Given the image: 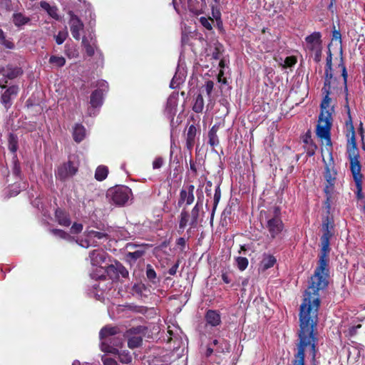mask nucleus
Returning a JSON list of instances; mask_svg holds the SVG:
<instances>
[{"label":"nucleus","instance_id":"f257e3e1","mask_svg":"<svg viewBox=\"0 0 365 365\" xmlns=\"http://www.w3.org/2000/svg\"><path fill=\"white\" fill-rule=\"evenodd\" d=\"M322 240V250L318 266L314 274L311 277L309 285L304 294V299L299 309V343L297 351L301 349L305 351L309 346L313 355H315V346L317 339L316 329L318 323V311L320 306L319 292L325 289L328 286V261L329 240Z\"/></svg>","mask_w":365,"mask_h":365},{"label":"nucleus","instance_id":"f03ea898","mask_svg":"<svg viewBox=\"0 0 365 365\" xmlns=\"http://www.w3.org/2000/svg\"><path fill=\"white\" fill-rule=\"evenodd\" d=\"M325 94L321 103V113L319 116L318 124L317 126V135L320 138L322 143L329 147H331V111L333 108L330 107L331 98L329 94L331 90L322 91Z\"/></svg>","mask_w":365,"mask_h":365},{"label":"nucleus","instance_id":"7ed1b4c3","mask_svg":"<svg viewBox=\"0 0 365 365\" xmlns=\"http://www.w3.org/2000/svg\"><path fill=\"white\" fill-rule=\"evenodd\" d=\"M101 348L104 352L117 354V347L120 346L123 339L118 334V329L114 327H105L100 331Z\"/></svg>","mask_w":365,"mask_h":365},{"label":"nucleus","instance_id":"20e7f679","mask_svg":"<svg viewBox=\"0 0 365 365\" xmlns=\"http://www.w3.org/2000/svg\"><path fill=\"white\" fill-rule=\"evenodd\" d=\"M107 197L116 205L123 206L132 200L130 188L125 185H118L108 190Z\"/></svg>","mask_w":365,"mask_h":365},{"label":"nucleus","instance_id":"39448f33","mask_svg":"<svg viewBox=\"0 0 365 365\" xmlns=\"http://www.w3.org/2000/svg\"><path fill=\"white\" fill-rule=\"evenodd\" d=\"M322 35L319 32H313L305 38V49L314 57L316 62H319L322 57Z\"/></svg>","mask_w":365,"mask_h":365},{"label":"nucleus","instance_id":"423d86ee","mask_svg":"<svg viewBox=\"0 0 365 365\" xmlns=\"http://www.w3.org/2000/svg\"><path fill=\"white\" fill-rule=\"evenodd\" d=\"M279 215V209L278 207H274V217L268 219L267 222L266 228L267 229L272 239L277 237L284 229V225Z\"/></svg>","mask_w":365,"mask_h":365},{"label":"nucleus","instance_id":"0eeeda50","mask_svg":"<svg viewBox=\"0 0 365 365\" xmlns=\"http://www.w3.org/2000/svg\"><path fill=\"white\" fill-rule=\"evenodd\" d=\"M78 171V168L71 161L60 165L55 172L56 178L61 180L73 177Z\"/></svg>","mask_w":365,"mask_h":365},{"label":"nucleus","instance_id":"6e6552de","mask_svg":"<svg viewBox=\"0 0 365 365\" xmlns=\"http://www.w3.org/2000/svg\"><path fill=\"white\" fill-rule=\"evenodd\" d=\"M336 175L337 173L334 168L333 162L330 163L329 164L326 163L324 172V178L327 182L326 186L324 187V192L326 195H330V193H332L336 180Z\"/></svg>","mask_w":365,"mask_h":365},{"label":"nucleus","instance_id":"1a4fd4ad","mask_svg":"<svg viewBox=\"0 0 365 365\" xmlns=\"http://www.w3.org/2000/svg\"><path fill=\"white\" fill-rule=\"evenodd\" d=\"M145 328L141 326L133 327L127 331L126 334L129 337L128 346L130 349L139 347L143 342V338L140 335L144 332Z\"/></svg>","mask_w":365,"mask_h":365},{"label":"nucleus","instance_id":"9d476101","mask_svg":"<svg viewBox=\"0 0 365 365\" xmlns=\"http://www.w3.org/2000/svg\"><path fill=\"white\" fill-rule=\"evenodd\" d=\"M348 158L350 161L351 173H361V166L359 161V153L356 145H348Z\"/></svg>","mask_w":365,"mask_h":365},{"label":"nucleus","instance_id":"9b49d317","mask_svg":"<svg viewBox=\"0 0 365 365\" xmlns=\"http://www.w3.org/2000/svg\"><path fill=\"white\" fill-rule=\"evenodd\" d=\"M82 46L84 48L88 56H93L96 53L101 55L97 46V41L93 33L88 34L82 38Z\"/></svg>","mask_w":365,"mask_h":365},{"label":"nucleus","instance_id":"f8f14e48","mask_svg":"<svg viewBox=\"0 0 365 365\" xmlns=\"http://www.w3.org/2000/svg\"><path fill=\"white\" fill-rule=\"evenodd\" d=\"M68 14L71 16L69 24L71 35L73 38L79 41L81 38V31L83 30L84 24L72 11H70Z\"/></svg>","mask_w":365,"mask_h":365},{"label":"nucleus","instance_id":"ddd939ff","mask_svg":"<svg viewBox=\"0 0 365 365\" xmlns=\"http://www.w3.org/2000/svg\"><path fill=\"white\" fill-rule=\"evenodd\" d=\"M194 185H190L186 189H182L180 190V199L178 203V206H181L184 202H185L187 205H190L194 202Z\"/></svg>","mask_w":365,"mask_h":365},{"label":"nucleus","instance_id":"4468645a","mask_svg":"<svg viewBox=\"0 0 365 365\" xmlns=\"http://www.w3.org/2000/svg\"><path fill=\"white\" fill-rule=\"evenodd\" d=\"M19 88L15 86H10L1 95V103L4 105L6 109H9L11 106V98L17 95Z\"/></svg>","mask_w":365,"mask_h":365},{"label":"nucleus","instance_id":"2eb2a0df","mask_svg":"<svg viewBox=\"0 0 365 365\" xmlns=\"http://www.w3.org/2000/svg\"><path fill=\"white\" fill-rule=\"evenodd\" d=\"M107 253L103 250H94L89 253V258L93 266H99L106 262Z\"/></svg>","mask_w":365,"mask_h":365},{"label":"nucleus","instance_id":"dca6fc26","mask_svg":"<svg viewBox=\"0 0 365 365\" xmlns=\"http://www.w3.org/2000/svg\"><path fill=\"white\" fill-rule=\"evenodd\" d=\"M276 262L277 259L273 255L264 253L259 264V269L264 272L272 267Z\"/></svg>","mask_w":365,"mask_h":365},{"label":"nucleus","instance_id":"f3484780","mask_svg":"<svg viewBox=\"0 0 365 365\" xmlns=\"http://www.w3.org/2000/svg\"><path fill=\"white\" fill-rule=\"evenodd\" d=\"M202 202L197 200L195 205L193 207V208L191 210L190 214V221L189 222L190 225L192 227H196L198 222V218L200 216V212L202 208Z\"/></svg>","mask_w":365,"mask_h":365},{"label":"nucleus","instance_id":"a211bd4d","mask_svg":"<svg viewBox=\"0 0 365 365\" xmlns=\"http://www.w3.org/2000/svg\"><path fill=\"white\" fill-rule=\"evenodd\" d=\"M205 319L207 324L213 327L218 325L221 322L219 313L215 310L207 311L205 315Z\"/></svg>","mask_w":365,"mask_h":365},{"label":"nucleus","instance_id":"6ab92c4d","mask_svg":"<svg viewBox=\"0 0 365 365\" xmlns=\"http://www.w3.org/2000/svg\"><path fill=\"white\" fill-rule=\"evenodd\" d=\"M30 18L26 16L22 13H14L12 15V21L17 27H21L26 25L30 21Z\"/></svg>","mask_w":365,"mask_h":365},{"label":"nucleus","instance_id":"aec40b11","mask_svg":"<svg viewBox=\"0 0 365 365\" xmlns=\"http://www.w3.org/2000/svg\"><path fill=\"white\" fill-rule=\"evenodd\" d=\"M55 216L57 222L61 226L68 227L71 225V220L68 214L61 210H56Z\"/></svg>","mask_w":365,"mask_h":365},{"label":"nucleus","instance_id":"412c9836","mask_svg":"<svg viewBox=\"0 0 365 365\" xmlns=\"http://www.w3.org/2000/svg\"><path fill=\"white\" fill-rule=\"evenodd\" d=\"M356 187V197L358 199H362L364 195L362 194V178L361 173H351Z\"/></svg>","mask_w":365,"mask_h":365},{"label":"nucleus","instance_id":"4be33fe9","mask_svg":"<svg viewBox=\"0 0 365 365\" xmlns=\"http://www.w3.org/2000/svg\"><path fill=\"white\" fill-rule=\"evenodd\" d=\"M90 103L93 108H96L102 105L103 91L101 90H96L91 93Z\"/></svg>","mask_w":365,"mask_h":365},{"label":"nucleus","instance_id":"5701e85b","mask_svg":"<svg viewBox=\"0 0 365 365\" xmlns=\"http://www.w3.org/2000/svg\"><path fill=\"white\" fill-rule=\"evenodd\" d=\"M219 126L217 125H214L208 132V143L212 147H215L219 145V139L217 135L218 131Z\"/></svg>","mask_w":365,"mask_h":365},{"label":"nucleus","instance_id":"b1692460","mask_svg":"<svg viewBox=\"0 0 365 365\" xmlns=\"http://www.w3.org/2000/svg\"><path fill=\"white\" fill-rule=\"evenodd\" d=\"M73 137L76 142L80 143L86 137V129L81 124H76L73 128Z\"/></svg>","mask_w":365,"mask_h":365},{"label":"nucleus","instance_id":"393cba45","mask_svg":"<svg viewBox=\"0 0 365 365\" xmlns=\"http://www.w3.org/2000/svg\"><path fill=\"white\" fill-rule=\"evenodd\" d=\"M41 7L46 10L48 14L54 19H59V16L58 14V9L56 6H51L48 2L42 1L40 2Z\"/></svg>","mask_w":365,"mask_h":365},{"label":"nucleus","instance_id":"a878e982","mask_svg":"<svg viewBox=\"0 0 365 365\" xmlns=\"http://www.w3.org/2000/svg\"><path fill=\"white\" fill-rule=\"evenodd\" d=\"M196 128L195 125H191L187 130L186 136V145L188 149H191L194 145L195 138L196 135Z\"/></svg>","mask_w":365,"mask_h":365},{"label":"nucleus","instance_id":"bb28decb","mask_svg":"<svg viewBox=\"0 0 365 365\" xmlns=\"http://www.w3.org/2000/svg\"><path fill=\"white\" fill-rule=\"evenodd\" d=\"M178 106V97L176 96H170L167 101L166 111L171 115H175L176 108Z\"/></svg>","mask_w":365,"mask_h":365},{"label":"nucleus","instance_id":"cd10ccee","mask_svg":"<svg viewBox=\"0 0 365 365\" xmlns=\"http://www.w3.org/2000/svg\"><path fill=\"white\" fill-rule=\"evenodd\" d=\"M332 227H333L331 225V223L329 222V218L327 217L323 222V224H322V229H323L324 234L322 236L321 239L326 240V237H327V240H330L332 236V233L331 231Z\"/></svg>","mask_w":365,"mask_h":365},{"label":"nucleus","instance_id":"c85d7f7f","mask_svg":"<svg viewBox=\"0 0 365 365\" xmlns=\"http://www.w3.org/2000/svg\"><path fill=\"white\" fill-rule=\"evenodd\" d=\"M133 291L140 297H146L150 292L149 289L142 283L134 284Z\"/></svg>","mask_w":365,"mask_h":365},{"label":"nucleus","instance_id":"c756f323","mask_svg":"<svg viewBox=\"0 0 365 365\" xmlns=\"http://www.w3.org/2000/svg\"><path fill=\"white\" fill-rule=\"evenodd\" d=\"M108 173V169L107 167L101 165L98 166L95 173V178L98 181L105 180Z\"/></svg>","mask_w":365,"mask_h":365},{"label":"nucleus","instance_id":"7c9ffc66","mask_svg":"<svg viewBox=\"0 0 365 365\" xmlns=\"http://www.w3.org/2000/svg\"><path fill=\"white\" fill-rule=\"evenodd\" d=\"M204 108V99L201 94H198L195 100L192 110L197 113H202Z\"/></svg>","mask_w":365,"mask_h":365},{"label":"nucleus","instance_id":"2f4dec72","mask_svg":"<svg viewBox=\"0 0 365 365\" xmlns=\"http://www.w3.org/2000/svg\"><path fill=\"white\" fill-rule=\"evenodd\" d=\"M21 73V71L19 68H8L3 71V75L9 79L15 78Z\"/></svg>","mask_w":365,"mask_h":365},{"label":"nucleus","instance_id":"473e14b6","mask_svg":"<svg viewBox=\"0 0 365 365\" xmlns=\"http://www.w3.org/2000/svg\"><path fill=\"white\" fill-rule=\"evenodd\" d=\"M333 78L332 69L329 70L328 68H325V78H324V84L322 88V91H326L327 90H331V80Z\"/></svg>","mask_w":365,"mask_h":365},{"label":"nucleus","instance_id":"72a5a7b5","mask_svg":"<svg viewBox=\"0 0 365 365\" xmlns=\"http://www.w3.org/2000/svg\"><path fill=\"white\" fill-rule=\"evenodd\" d=\"M189 214L185 210H182L180 215L179 228L183 230L189 222Z\"/></svg>","mask_w":365,"mask_h":365},{"label":"nucleus","instance_id":"f704fd0d","mask_svg":"<svg viewBox=\"0 0 365 365\" xmlns=\"http://www.w3.org/2000/svg\"><path fill=\"white\" fill-rule=\"evenodd\" d=\"M50 232L57 237L65 239L69 241H71L73 240V237H71L68 233H66L62 230L51 229L50 230Z\"/></svg>","mask_w":365,"mask_h":365},{"label":"nucleus","instance_id":"c9c22d12","mask_svg":"<svg viewBox=\"0 0 365 365\" xmlns=\"http://www.w3.org/2000/svg\"><path fill=\"white\" fill-rule=\"evenodd\" d=\"M108 236V235L107 233L103 232H98L94 230L87 231V237L88 238H91L92 240L93 238H97L98 240L107 239Z\"/></svg>","mask_w":365,"mask_h":365},{"label":"nucleus","instance_id":"e433bc0d","mask_svg":"<svg viewBox=\"0 0 365 365\" xmlns=\"http://www.w3.org/2000/svg\"><path fill=\"white\" fill-rule=\"evenodd\" d=\"M49 63L57 67H63L66 64V59L63 56H51L49 58Z\"/></svg>","mask_w":365,"mask_h":365},{"label":"nucleus","instance_id":"4c0bfd02","mask_svg":"<svg viewBox=\"0 0 365 365\" xmlns=\"http://www.w3.org/2000/svg\"><path fill=\"white\" fill-rule=\"evenodd\" d=\"M17 148H18L17 137L15 135L11 133L9 135V149L12 153H16V151L17 150Z\"/></svg>","mask_w":365,"mask_h":365},{"label":"nucleus","instance_id":"58836bf2","mask_svg":"<svg viewBox=\"0 0 365 365\" xmlns=\"http://www.w3.org/2000/svg\"><path fill=\"white\" fill-rule=\"evenodd\" d=\"M0 43L9 49L14 48V44L6 38L5 33L1 29H0Z\"/></svg>","mask_w":365,"mask_h":365},{"label":"nucleus","instance_id":"ea45409f","mask_svg":"<svg viewBox=\"0 0 365 365\" xmlns=\"http://www.w3.org/2000/svg\"><path fill=\"white\" fill-rule=\"evenodd\" d=\"M108 269L110 270L115 269L117 272L124 278L128 276V271L120 264H116L115 267L113 265H110L108 267Z\"/></svg>","mask_w":365,"mask_h":365},{"label":"nucleus","instance_id":"a19ab883","mask_svg":"<svg viewBox=\"0 0 365 365\" xmlns=\"http://www.w3.org/2000/svg\"><path fill=\"white\" fill-rule=\"evenodd\" d=\"M236 262L237 268L241 271L245 270L248 266V259L246 257H238L236 258Z\"/></svg>","mask_w":365,"mask_h":365},{"label":"nucleus","instance_id":"79ce46f5","mask_svg":"<svg viewBox=\"0 0 365 365\" xmlns=\"http://www.w3.org/2000/svg\"><path fill=\"white\" fill-rule=\"evenodd\" d=\"M68 37V31L66 29L58 31V34L55 36V40L58 45L62 44Z\"/></svg>","mask_w":365,"mask_h":365},{"label":"nucleus","instance_id":"37998d69","mask_svg":"<svg viewBox=\"0 0 365 365\" xmlns=\"http://www.w3.org/2000/svg\"><path fill=\"white\" fill-rule=\"evenodd\" d=\"M294 365H304V351L302 349L300 351H297V353L295 354V359L293 361Z\"/></svg>","mask_w":365,"mask_h":365},{"label":"nucleus","instance_id":"c03bdc74","mask_svg":"<svg viewBox=\"0 0 365 365\" xmlns=\"http://www.w3.org/2000/svg\"><path fill=\"white\" fill-rule=\"evenodd\" d=\"M119 355L120 361L123 364H130L132 361V356L128 351H123L117 353Z\"/></svg>","mask_w":365,"mask_h":365},{"label":"nucleus","instance_id":"a18cd8bd","mask_svg":"<svg viewBox=\"0 0 365 365\" xmlns=\"http://www.w3.org/2000/svg\"><path fill=\"white\" fill-rule=\"evenodd\" d=\"M221 197V191L220 188V185H217L215 190L214 197H213V212H215L217 206L220 200Z\"/></svg>","mask_w":365,"mask_h":365},{"label":"nucleus","instance_id":"49530a36","mask_svg":"<svg viewBox=\"0 0 365 365\" xmlns=\"http://www.w3.org/2000/svg\"><path fill=\"white\" fill-rule=\"evenodd\" d=\"M92 240L91 238H88L87 237V232H86V238L85 239H82V240H77L76 242L82 247H85V248H88V247H90L91 245H93L95 246L96 245H94L93 243H91V241Z\"/></svg>","mask_w":365,"mask_h":365},{"label":"nucleus","instance_id":"de8ad7c7","mask_svg":"<svg viewBox=\"0 0 365 365\" xmlns=\"http://www.w3.org/2000/svg\"><path fill=\"white\" fill-rule=\"evenodd\" d=\"M305 149L307 150V155L311 157L314 155L317 149V146L314 142H312L311 143L305 145Z\"/></svg>","mask_w":365,"mask_h":365},{"label":"nucleus","instance_id":"09e8293b","mask_svg":"<svg viewBox=\"0 0 365 365\" xmlns=\"http://www.w3.org/2000/svg\"><path fill=\"white\" fill-rule=\"evenodd\" d=\"M346 107H347V109H348V115H349V121L350 123L351 128V131H352V135H351V139L349 140L348 145H356V140H355V135H354V127H353V125H352V123H351V115H350L349 107V106H347Z\"/></svg>","mask_w":365,"mask_h":365},{"label":"nucleus","instance_id":"8fccbe9b","mask_svg":"<svg viewBox=\"0 0 365 365\" xmlns=\"http://www.w3.org/2000/svg\"><path fill=\"white\" fill-rule=\"evenodd\" d=\"M146 276L149 280L153 282L156 278V272L150 264L146 268Z\"/></svg>","mask_w":365,"mask_h":365},{"label":"nucleus","instance_id":"3c124183","mask_svg":"<svg viewBox=\"0 0 365 365\" xmlns=\"http://www.w3.org/2000/svg\"><path fill=\"white\" fill-rule=\"evenodd\" d=\"M164 164V160L161 157H158L155 158V160L153 162V168L154 170L160 169L163 165Z\"/></svg>","mask_w":365,"mask_h":365},{"label":"nucleus","instance_id":"603ef678","mask_svg":"<svg viewBox=\"0 0 365 365\" xmlns=\"http://www.w3.org/2000/svg\"><path fill=\"white\" fill-rule=\"evenodd\" d=\"M213 88H214V83H213V81H206L205 85V89L207 95L209 97H210V96H211V93H212V90H213Z\"/></svg>","mask_w":365,"mask_h":365},{"label":"nucleus","instance_id":"864d4df0","mask_svg":"<svg viewBox=\"0 0 365 365\" xmlns=\"http://www.w3.org/2000/svg\"><path fill=\"white\" fill-rule=\"evenodd\" d=\"M297 63V59L294 56H288L284 60V67H292Z\"/></svg>","mask_w":365,"mask_h":365},{"label":"nucleus","instance_id":"5fc2aeb1","mask_svg":"<svg viewBox=\"0 0 365 365\" xmlns=\"http://www.w3.org/2000/svg\"><path fill=\"white\" fill-rule=\"evenodd\" d=\"M66 54L69 58H77L78 56V52L76 48H73V50L71 48H66Z\"/></svg>","mask_w":365,"mask_h":365},{"label":"nucleus","instance_id":"6e6d98bb","mask_svg":"<svg viewBox=\"0 0 365 365\" xmlns=\"http://www.w3.org/2000/svg\"><path fill=\"white\" fill-rule=\"evenodd\" d=\"M143 254H144L143 251L137 250V251H135L133 252H128V256L130 258L135 260V259L141 257L143 255Z\"/></svg>","mask_w":365,"mask_h":365},{"label":"nucleus","instance_id":"4d7b16f0","mask_svg":"<svg viewBox=\"0 0 365 365\" xmlns=\"http://www.w3.org/2000/svg\"><path fill=\"white\" fill-rule=\"evenodd\" d=\"M325 68H328L329 70H331L332 68V54L330 50H329L327 57L326 59Z\"/></svg>","mask_w":365,"mask_h":365},{"label":"nucleus","instance_id":"13d9d810","mask_svg":"<svg viewBox=\"0 0 365 365\" xmlns=\"http://www.w3.org/2000/svg\"><path fill=\"white\" fill-rule=\"evenodd\" d=\"M83 230V225L80 223H74L71 227V232L73 233H80Z\"/></svg>","mask_w":365,"mask_h":365},{"label":"nucleus","instance_id":"bf43d9fd","mask_svg":"<svg viewBox=\"0 0 365 365\" xmlns=\"http://www.w3.org/2000/svg\"><path fill=\"white\" fill-rule=\"evenodd\" d=\"M339 66L341 67V70H342V76H343V79H344V83L345 86H346V81H347V72H346V66L344 65L343 63H340Z\"/></svg>","mask_w":365,"mask_h":365},{"label":"nucleus","instance_id":"052dcab7","mask_svg":"<svg viewBox=\"0 0 365 365\" xmlns=\"http://www.w3.org/2000/svg\"><path fill=\"white\" fill-rule=\"evenodd\" d=\"M102 360L104 365H118L116 361L110 358L103 357Z\"/></svg>","mask_w":365,"mask_h":365},{"label":"nucleus","instance_id":"680f3d73","mask_svg":"<svg viewBox=\"0 0 365 365\" xmlns=\"http://www.w3.org/2000/svg\"><path fill=\"white\" fill-rule=\"evenodd\" d=\"M200 22L203 25V26L205 27L207 29H208V30L212 29V27L211 24L205 17L200 18Z\"/></svg>","mask_w":365,"mask_h":365},{"label":"nucleus","instance_id":"e2e57ef3","mask_svg":"<svg viewBox=\"0 0 365 365\" xmlns=\"http://www.w3.org/2000/svg\"><path fill=\"white\" fill-rule=\"evenodd\" d=\"M179 267V261L176 262L175 263V264H173L172 266V267H170L168 270V273L170 274V275H175L177 272V270Z\"/></svg>","mask_w":365,"mask_h":365},{"label":"nucleus","instance_id":"0e129e2a","mask_svg":"<svg viewBox=\"0 0 365 365\" xmlns=\"http://www.w3.org/2000/svg\"><path fill=\"white\" fill-rule=\"evenodd\" d=\"M303 142L305 144V145L313 142L309 132L307 133L303 137Z\"/></svg>","mask_w":365,"mask_h":365},{"label":"nucleus","instance_id":"69168bd1","mask_svg":"<svg viewBox=\"0 0 365 365\" xmlns=\"http://www.w3.org/2000/svg\"><path fill=\"white\" fill-rule=\"evenodd\" d=\"M222 279L226 284H229V283L231 282V279H230L229 275L227 273H223L222 274Z\"/></svg>","mask_w":365,"mask_h":365},{"label":"nucleus","instance_id":"338daca9","mask_svg":"<svg viewBox=\"0 0 365 365\" xmlns=\"http://www.w3.org/2000/svg\"><path fill=\"white\" fill-rule=\"evenodd\" d=\"M331 197V193H330V195H327V200L325 201V206H326V208L327 210H329L330 207H331V203H330Z\"/></svg>","mask_w":365,"mask_h":365},{"label":"nucleus","instance_id":"774afa93","mask_svg":"<svg viewBox=\"0 0 365 365\" xmlns=\"http://www.w3.org/2000/svg\"><path fill=\"white\" fill-rule=\"evenodd\" d=\"M220 56V51L218 48H216L215 51H213L212 56L214 59H219Z\"/></svg>","mask_w":365,"mask_h":365}]
</instances>
